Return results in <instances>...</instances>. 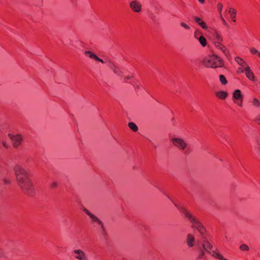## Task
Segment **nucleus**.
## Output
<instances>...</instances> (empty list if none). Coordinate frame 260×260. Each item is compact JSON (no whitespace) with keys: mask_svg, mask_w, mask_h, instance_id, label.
<instances>
[{"mask_svg":"<svg viewBox=\"0 0 260 260\" xmlns=\"http://www.w3.org/2000/svg\"><path fill=\"white\" fill-rule=\"evenodd\" d=\"M14 172L17 184L20 190L25 194L33 195L35 188L28 172L22 166L17 164L14 167Z\"/></svg>","mask_w":260,"mask_h":260,"instance_id":"1","label":"nucleus"},{"mask_svg":"<svg viewBox=\"0 0 260 260\" xmlns=\"http://www.w3.org/2000/svg\"><path fill=\"white\" fill-rule=\"evenodd\" d=\"M181 211L184 216L191 223L192 228L196 229L200 233L202 237L206 236V229L198 218L193 214H192V213L185 208H182Z\"/></svg>","mask_w":260,"mask_h":260,"instance_id":"2","label":"nucleus"},{"mask_svg":"<svg viewBox=\"0 0 260 260\" xmlns=\"http://www.w3.org/2000/svg\"><path fill=\"white\" fill-rule=\"evenodd\" d=\"M202 63L207 68L216 69L224 67V61L219 56L215 54L206 56L202 61Z\"/></svg>","mask_w":260,"mask_h":260,"instance_id":"3","label":"nucleus"},{"mask_svg":"<svg viewBox=\"0 0 260 260\" xmlns=\"http://www.w3.org/2000/svg\"><path fill=\"white\" fill-rule=\"evenodd\" d=\"M171 141L175 147L182 151L185 155H188L191 153V148L188 146L187 143L183 139L180 137H173Z\"/></svg>","mask_w":260,"mask_h":260,"instance_id":"4","label":"nucleus"},{"mask_svg":"<svg viewBox=\"0 0 260 260\" xmlns=\"http://www.w3.org/2000/svg\"><path fill=\"white\" fill-rule=\"evenodd\" d=\"M198 248L201 251L200 257H203L205 252L211 253L210 250L213 249V245L207 236H203L200 242H198Z\"/></svg>","mask_w":260,"mask_h":260,"instance_id":"5","label":"nucleus"},{"mask_svg":"<svg viewBox=\"0 0 260 260\" xmlns=\"http://www.w3.org/2000/svg\"><path fill=\"white\" fill-rule=\"evenodd\" d=\"M83 211L86 213L90 218L91 223H96L99 225L101 226V228L103 230V233L105 232V230L104 229V226L103 222L99 219L96 216L92 214L90 212H89L86 208H84L83 209Z\"/></svg>","mask_w":260,"mask_h":260,"instance_id":"6","label":"nucleus"},{"mask_svg":"<svg viewBox=\"0 0 260 260\" xmlns=\"http://www.w3.org/2000/svg\"><path fill=\"white\" fill-rule=\"evenodd\" d=\"M9 137L12 142L14 147L18 148L21 144L23 140V137L20 134L12 135L9 134Z\"/></svg>","mask_w":260,"mask_h":260,"instance_id":"7","label":"nucleus"},{"mask_svg":"<svg viewBox=\"0 0 260 260\" xmlns=\"http://www.w3.org/2000/svg\"><path fill=\"white\" fill-rule=\"evenodd\" d=\"M234 102L240 107H242V102L243 95L241 94V91L239 89L235 90L233 93Z\"/></svg>","mask_w":260,"mask_h":260,"instance_id":"8","label":"nucleus"},{"mask_svg":"<svg viewBox=\"0 0 260 260\" xmlns=\"http://www.w3.org/2000/svg\"><path fill=\"white\" fill-rule=\"evenodd\" d=\"M235 61L241 67L237 69V72L238 74L244 73L245 69H246V67H249L246 61L239 56H237L235 58Z\"/></svg>","mask_w":260,"mask_h":260,"instance_id":"9","label":"nucleus"},{"mask_svg":"<svg viewBox=\"0 0 260 260\" xmlns=\"http://www.w3.org/2000/svg\"><path fill=\"white\" fill-rule=\"evenodd\" d=\"M214 45L216 48L221 50L223 52V53L224 54V55L226 56V58L229 60L231 59V54L225 46H224L219 42H215Z\"/></svg>","mask_w":260,"mask_h":260,"instance_id":"10","label":"nucleus"},{"mask_svg":"<svg viewBox=\"0 0 260 260\" xmlns=\"http://www.w3.org/2000/svg\"><path fill=\"white\" fill-rule=\"evenodd\" d=\"M129 6L131 9L135 12L140 13L142 10V5L138 1H132L129 4Z\"/></svg>","mask_w":260,"mask_h":260,"instance_id":"11","label":"nucleus"},{"mask_svg":"<svg viewBox=\"0 0 260 260\" xmlns=\"http://www.w3.org/2000/svg\"><path fill=\"white\" fill-rule=\"evenodd\" d=\"M75 257L78 260H88L86 253L81 249H75L73 251Z\"/></svg>","mask_w":260,"mask_h":260,"instance_id":"12","label":"nucleus"},{"mask_svg":"<svg viewBox=\"0 0 260 260\" xmlns=\"http://www.w3.org/2000/svg\"><path fill=\"white\" fill-rule=\"evenodd\" d=\"M196 240L193 234L189 233L186 236V243L188 247H192L194 245Z\"/></svg>","mask_w":260,"mask_h":260,"instance_id":"13","label":"nucleus"},{"mask_svg":"<svg viewBox=\"0 0 260 260\" xmlns=\"http://www.w3.org/2000/svg\"><path fill=\"white\" fill-rule=\"evenodd\" d=\"M109 66L115 74L119 76H121L123 75V72L121 69L117 67L112 61H109Z\"/></svg>","mask_w":260,"mask_h":260,"instance_id":"14","label":"nucleus"},{"mask_svg":"<svg viewBox=\"0 0 260 260\" xmlns=\"http://www.w3.org/2000/svg\"><path fill=\"white\" fill-rule=\"evenodd\" d=\"M246 68L244 73L245 74V75L246 77L251 81H255V77L254 75V73H253L252 71L251 70L250 67H246Z\"/></svg>","mask_w":260,"mask_h":260,"instance_id":"15","label":"nucleus"},{"mask_svg":"<svg viewBox=\"0 0 260 260\" xmlns=\"http://www.w3.org/2000/svg\"><path fill=\"white\" fill-rule=\"evenodd\" d=\"M84 54L86 56H88L89 58L95 60V61H99L102 63H104V61L103 59L100 58L96 54L90 51H85L84 52Z\"/></svg>","mask_w":260,"mask_h":260,"instance_id":"16","label":"nucleus"},{"mask_svg":"<svg viewBox=\"0 0 260 260\" xmlns=\"http://www.w3.org/2000/svg\"><path fill=\"white\" fill-rule=\"evenodd\" d=\"M84 54L86 56H88L89 58L95 60V61H99L102 63H104V61L103 59L100 58L96 54L90 51H85L84 52Z\"/></svg>","mask_w":260,"mask_h":260,"instance_id":"17","label":"nucleus"},{"mask_svg":"<svg viewBox=\"0 0 260 260\" xmlns=\"http://www.w3.org/2000/svg\"><path fill=\"white\" fill-rule=\"evenodd\" d=\"M193 18L196 22L198 23L202 28L204 29H207L208 27L206 23L203 21L200 18L197 16H194Z\"/></svg>","mask_w":260,"mask_h":260,"instance_id":"18","label":"nucleus"},{"mask_svg":"<svg viewBox=\"0 0 260 260\" xmlns=\"http://www.w3.org/2000/svg\"><path fill=\"white\" fill-rule=\"evenodd\" d=\"M228 95V92L224 91H219L216 92V96L221 100L225 99Z\"/></svg>","mask_w":260,"mask_h":260,"instance_id":"19","label":"nucleus"},{"mask_svg":"<svg viewBox=\"0 0 260 260\" xmlns=\"http://www.w3.org/2000/svg\"><path fill=\"white\" fill-rule=\"evenodd\" d=\"M210 254L213 257L218 258L220 260H229L223 257V256L220 253L216 251H213L211 252Z\"/></svg>","mask_w":260,"mask_h":260,"instance_id":"20","label":"nucleus"},{"mask_svg":"<svg viewBox=\"0 0 260 260\" xmlns=\"http://www.w3.org/2000/svg\"><path fill=\"white\" fill-rule=\"evenodd\" d=\"M229 13L231 15V17L234 22L236 21V16L237 14L236 10L233 8H230L229 10Z\"/></svg>","mask_w":260,"mask_h":260,"instance_id":"21","label":"nucleus"},{"mask_svg":"<svg viewBox=\"0 0 260 260\" xmlns=\"http://www.w3.org/2000/svg\"><path fill=\"white\" fill-rule=\"evenodd\" d=\"M201 46L203 47L206 46L207 44V40L204 36H201L197 39Z\"/></svg>","mask_w":260,"mask_h":260,"instance_id":"22","label":"nucleus"},{"mask_svg":"<svg viewBox=\"0 0 260 260\" xmlns=\"http://www.w3.org/2000/svg\"><path fill=\"white\" fill-rule=\"evenodd\" d=\"M128 126L130 129H131L134 132H137L138 130V127L137 125L134 122H129L128 124Z\"/></svg>","mask_w":260,"mask_h":260,"instance_id":"23","label":"nucleus"},{"mask_svg":"<svg viewBox=\"0 0 260 260\" xmlns=\"http://www.w3.org/2000/svg\"><path fill=\"white\" fill-rule=\"evenodd\" d=\"M219 78V81L222 85H225L228 83V81L224 75H220Z\"/></svg>","mask_w":260,"mask_h":260,"instance_id":"24","label":"nucleus"},{"mask_svg":"<svg viewBox=\"0 0 260 260\" xmlns=\"http://www.w3.org/2000/svg\"><path fill=\"white\" fill-rule=\"evenodd\" d=\"M201 36H203L202 35V33L201 31L198 29H196L194 32V34H193L194 38L197 40L198 39V38Z\"/></svg>","mask_w":260,"mask_h":260,"instance_id":"25","label":"nucleus"},{"mask_svg":"<svg viewBox=\"0 0 260 260\" xmlns=\"http://www.w3.org/2000/svg\"><path fill=\"white\" fill-rule=\"evenodd\" d=\"M239 249L241 251H249V248L248 246L245 244H241L239 247Z\"/></svg>","mask_w":260,"mask_h":260,"instance_id":"26","label":"nucleus"},{"mask_svg":"<svg viewBox=\"0 0 260 260\" xmlns=\"http://www.w3.org/2000/svg\"><path fill=\"white\" fill-rule=\"evenodd\" d=\"M180 25L181 26H182V27H183L184 28H185L186 30L190 29V27L183 22H181L180 23Z\"/></svg>","mask_w":260,"mask_h":260,"instance_id":"27","label":"nucleus"},{"mask_svg":"<svg viewBox=\"0 0 260 260\" xmlns=\"http://www.w3.org/2000/svg\"><path fill=\"white\" fill-rule=\"evenodd\" d=\"M252 103H253V105H254L255 106H256L257 107H259L260 105V102H259V100L256 98H254L253 100Z\"/></svg>","mask_w":260,"mask_h":260,"instance_id":"28","label":"nucleus"},{"mask_svg":"<svg viewBox=\"0 0 260 260\" xmlns=\"http://www.w3.org/2000/svg\"><path fill=\"white\" fill-rule=\"evenodd\" d=\"M253 120L257 124L260 126V115L256 116Z\"/></svg>","mask_w":260,"mask_h":260,"instance_id":"29","label":"nucleus"},{"mask_svg":"<svg viewBox=\"0 0 260 260\" xmlns=\"http://www.w3.org/2000/svg\"><path fill=\"white\" fill-rule=\"evenodd\" d=\"M215 37L217 40L219 41H222V38L221 36L219 34L216 33L215 34Z\"/></svg>","mask_w":260,"mask_h":260,"instance_id":"30","label":"nucleus"},{"mask_svg":"<svg viewBox=\"0 0 260 260\" xmlns=\"http://www.w3.org/2000/svg\"><path fill=\"white\" fill-rule=\"evenodd\" d=\"M250 52L253 54H255L257 53V52H258V51L257 50H256L255 48H251L250 49Z\"/></svg>","mask_w":260,"mask_h":260,"instance_id":"31","label":"nucleus"},{"mask_svg":"<svg viewBox=\"0 0 260 260\" xmlns=\"http://www.w3.org/2000/svg\"><path fill=\"white\" fill-rule=\"evenodd\" d=\"M58 186V183L56 182H53L50 185V187L52 188H56Z\"/></svg>","mask_w":260,"mask_h":260,"instance_id":"32","label":"nucleus"},{"mask_svg":"<svg viewBox=\"0 0 260 260\" xmlns=\"http://www.w3.org/2000/svg\"><path fill=\"white\" fill-rule=\"evenodd\" d=\"M217 9H218V11H219L220 13H221V11H222V7H223L222 4H221V3H218V4H217Z\"/></svg>","mask_w":260,"mask_h":260,"instance_id":"33","label":"nucleus"},{"mask_svg":"<svg viewBox=\"0 0 260 260\" xmlns=\"http://www.w3.org/2000/svg\"><path fill=\"white\" fill-rule=\"evenodd\" d=\"M220 17L222 21V23L224 25H227L228 24L226 22V21L225 20V19L223 18V17L222 16L221 14H220Z\"/></svg>","mask_w":260,"mask_h":260,"instance_id":"34","label":"nucleus"},{"mask_svg":"<svg viewBox=\"0 0 260 260\" xmlns=\"http://www.w3.org/2000/svg\"><path fill=\"white\" fill-rule=\"evenodd\" d=\"M133 76H127L126 77H125L124 78V81L125 82H127V81L130 79L131 78H132Z\"/></svg>","mask_w":260,"mask_h":260,"instance_id":"35","label":"nucleus"},{"mask_svg":"<svg viewBox=\"0 0 260 260\" xmlns=\"http://www.w3.org/2000/svg\"><path fill=\"white\" fill-rule=\"evenodd\" d=\"M2 144L6 148H8L9 147V146L7 144V143L5 142V141H3L2 142Z\"/></svg>","mask_w":260,"mask_h":260,"instance_id":"36","label":"nucleus"},{"mask_svg":"<svg viewBox=\"0 0 260 260\" xmlns=\"http://www.w3.org/2000/svg\"><path fill=\"white\" fill-rule=\"evenodd\" d=\"M4 256V253L3 251V250L0 248V258L1 257H3Z\"/></svg>","mask_w":260,"mask_h":260,"instance_id":"37","label":"nucleus"},{"mask_svg":"<svg viewBox=\"0 0 260 260\" xmlns=\"http://www.w3.org/2000/svg\"><path fill=\"white\" fill-rule=\"evenodd\" d=\"M4 182L6 184H9V183H10V181L9 180H7V179H5L4 180Z\"/></svg>","mask_w":260,"mask_h":260,"instance_id":"38","label":"nucleus"},{"mask_svg":"<svg viewBox=\"0 0 260 260\" xmlns=\"http://www.w3.org/2000/svg\"><path fill=\"white\" fill-rule=\"evenodd\" d=\"M201 4H203L205 3V0H198Z\"/></svg>","mask_w":260,"mask_h":260,"instance_id":"39","label":"nucleus"},{"mask_svg":"<svg viewBox=\"0 0 260 260\" xmlns=\"http://www.w3.org/2000/svg\"><path fill=\"white\" fill-rule=\"evenodd\" d=\"M257 55H258V56L260 58V52H258L257 53Z\"/></svg>","mask_w":260,"mask_h":260,"instance_id":"40","label":"nucleus"}]
</instances>
